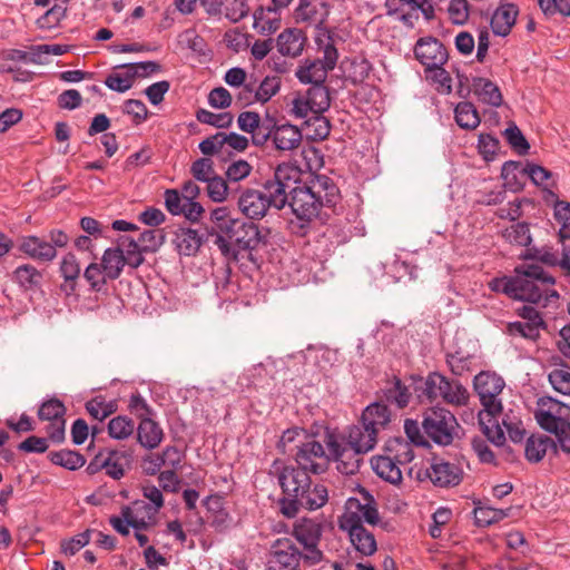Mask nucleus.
Segmentation results:
<instances>
[{"instance_id":"4468645a","label":"nucleus","mask_w":570,"mask_h":570,"mask_svg":"<svg viewBox=\"0 0 570 570\" xmlns=\"http://www.w3.org/2000/svg\"><path fill=\"white\" fill-rule=\"evenodd\" d=\"M414 55L426 70L443 66L449 57L444 45L433 37L420 38L414 47Z\"/></svg>"},{"instance_id":"0e129e2a","label":"nucleus","mask_w":570,"mask_h":570,"mask_svg":"<svg viewBox=\"0 0 570 570\" xmlns=\"http://www.w3.org/2000/svg\"><path fill=\"white\" fill-rule=\"evenodd\" d=\"M190 174L196 180L203 183H207L217 175L214 169V161L208 157L196 159L190 166Z\"/></svg>"},{"instance_id":"4c0bfd02","label":"nucleus","mask_w":570,"mask_h":570,"mask_svg":"<svg viewBox=\"0 0 570 570\" xmlns=\"http://www.w3.org/2000/svg\"><path fill=\"white\" fill-rule=\"evenodd\" d=\"M125 265L127 264L124 259V250L120 247L107 248L104 252L100 266L108 279H117Z\"/></svg>"},{"instance_id":"de8ad7c7","label":"nucleus","mask_w":570,"mask_h":570,"mask_svg":"<svg viewBox=\"0 0 570 570\" xmlns=\"http://www.w3.org/2000/svg\"><path fill=\"white\" fill-rule=\"evenodd\" d=\"M548 381L552 389L566 396H570V367L560 360V366L550 371Z\"/></svg>"},{"instance_id":"39448f33","label":"nucleus","mask_w":570,"mask_h":570,"mask_svg":"<svg viewBox=\"0 0 570 570\" xmlns=\"http://www.w3.org/2000/svg\"><path fill=\"white\" fill-rule=\"evenodd\" d=\"M455 416L444 407H430L423 413L421 426L424 434L439 445H449L453 442L458 428Z\"/></svg>"},{"instance_id":"774afa93","label":"nucleus","mask_w":570,"mask_h":570,"mask_svg":"<svg viewBox=\"0 0 570 570\" xmlns=\"http://www.w3.org/2000/svg\"><path fill=\"white\" fill-rule=\"evenodd\" d=\"M281 88V79L276 76L265 77L263 81L256 87L257 101L265 104L274 97Z\"/></svg>"},{"instance_id":"603ef678","label":"nucleus","mask_w":570,"mask_h":570,"mask_svg":"<svg viewBox=\"0 0 570 570\" xmlns=\"http://www.w3.org/2000/svg\"><path fill=\"white\" fill-rule=\"evenodd\" d=\"M276 119L266 114L264 118L259 120L258 126L250 132L252 142L255 146H264L268 139L273 138V131L275 129Z\"/></svg>"},{"instance_id":"f257e3e1","label":"nucleus","mask_w":570,"mask_h":570,"mask_svg":"<svg viewBox=\"0 0 570 570\" xmlns=\"http://www.w3.org/2000/svg\"><path fill=\"white\" fill-rule=\"evenodd\" d=\"M294 459L296 466L285 465L277 474L283 497L278 500L282 514L295 518L302 509L309 511L322 508L328 500L325 485L312 483L309 474H322L328 470L330 452L314 439L296 445Z\"/></svg>"},{"instance_id":"6e6552de","label":"nucleus","mask_w":570,"mask_h":570,"mask_svg":"<svg viewBox=\"0 0 570 570\" xmlns=\"http://www.w3.org/2000/svg\"><path fill=\"white\" fill-rule=\"evenodd\" d=\"M473 385L485 413L494 417L502 411V403L499 399L504 381L493 372L483 371L474 376Z\"/></svg>"},{"instance_id":"4be33fe9","label":"nucleus","mask_w":570,"mask_h":570,"mask_svg":"<svg viewBox=\"0 0 570 570\" xmlns=\"http://www.w3.org/2000/svg\"><path fill=\"white\" fill-rule=\"evenodd\" d=\"M210 219L217 233L235 244L239 226H244V219L233 218L227 207H218L212 210Z\"/></svg>"},{"instance_id":"7c9ffc66","label":"nucleus","mask_w":570,"mask_h":570,"mask_svg":"<svg viewBox=\"0 0 570 570\" xmlns=\"http://www.w3.org/2000/svg\"><path fill=\"white\" fill-rule=\"evenodd\" d=\"M328 70L318 60L305 59L295 71L296 78L302 83H309L312 86L325 83Z\"/></svg>"},{"instance_id":"c85d7f7f","label":"nucleus","mask_w":570,"mask_h":570,"mask_svg":"<svg viewBox=\"0 0 570 570\" xmlns=\"http://www.w3.org/2000/svg\"><path fill=\"white\" fill-rule=\"evenodd\" d=\"M164 432L151 417H144L137 428V439L141 446L153 450L163 441Z\"/></svg>"},{"instance_id":"412c9836","label":"nucleus","mask_w":570,"mask_h":570,"mask_svg":"<svg viewBox=\"0 0 570 570\" xmlns=\"http://www.w3.org/2000/svg\"><path fill=\"white\" fill-rule=\"evenodd\" d=\"M132 462V453L126 450L105 449V472L114 479L120 480L125 476L126 471L130 469Z\"/></svg>"},{"instance_id":"49530a36","label":"nucleus","mask_w":570,"mask_h":570,"mask_svg":"<svg viewBox=\"0 0 570 570\" xmlns=\"http://www.w3.org/2000/svg\"><path fill=\"white\" fill-rule=\"evenodd\" d=\"M124 250V259L126 261V264L131 268H138L140 265L144 264L145 258L142 254L145 253L141 250L140 246L138 245V242L136 239L129 237V236H121L118 239V246Z\"/></svg>"},{"instance_id":"c03bdc74","label":"nucleus","mask_w":570,"mask_h":570,"mask_svg":"<svg viewBox=\"0 0 570 570\" xmlns=\"http://www.w3.org/2000/svg\"><path fill=\"white\" fill-rule=\"evenodd\" d=\"M407 4L412 10H419L423 14L424 19L431 21L435 18V8L431 3H423L417 0L414 4L410 0H385L386 13L389 16L396 14L403 10V7Z\"/></svg>"},{"instance_id":"aec40b11","label":"nucleus","mask_w":570,"mask_h":570,"mask_svg":"<svg viewBox=\"0 0 570 570\" xmlns=\"http://www.w3.org/2000/svg\"><path fill=\"white\" fill-rule=\"evenodd\" d=\"M348 517L358 519L360 524H363V522H367L371 525L377 524L380 518L373 497L367 493L365 503H361L355 498L348 499L346 510L340 521H346Z\"/></svg>"},{"instance_id":"7ed1b4c3","label":"nucleus","mask_w":570,"mask_h":570,"mask_svg":"<svg viewBox=\"0 0 570 570\" xmlns=\"http://www.w3.org/2000/svg\"><path fill=\"white\" fill-rule=\"evenodd\" d=\"M301 169L289 163L279 164L273 173V176L266 179L262 187L263 194L271 207L282 210L289 203L292 189L295 184L301 183Z\"/></svg>"},{"instance_id":"20e7f679","label":"nucleus","mask_w":570,"mask_h":570,"mask_svg":"<svg viewBox=\"0 0 570 570\" xmlns=\"http://www.w3.org/2000/svg\"><path fill=\"white\" fill-rule=\"evenodd\" d=\"M324 531V522L317 518H301L293 524L292 537L302 546L304 564L320 563L324 554L320 542Z\"/></svg>"},{"instance_id":"e433bc0d","label":"nucleus","mask_w":570,"mask_h":570,"mask_svg":"<svg viewBox=\"0 0 570 570\" xmlns=\"http://www.w3.org/2000/svg\"><path fill=\"white\" fill-rule=\"evenodd\" d=\"M440 397L448 404L462 406L468 404L469 392L458 380L450 381L443 375Z\"/></svg>"},{"instance_id":"338daca9","label":"nucleus","mask_w":570,"mask_h":570,"mask_svg":"<svg viewBox=\"0 0 570 570\" xmlns=\"http://www.w3.org/2000/svg\"><path fill=\"white\" fill-rule=\"evenodd\" d=\"M224 137V132L218 131L215 135H212L204 140H202L198 145L199 150L205 156H214L219 155L224 157V148L226 146Z\"/></svg>"},{"instance_id":"13d9d810","label":"nucleus","mask_w":570,"mask_h":570,"mask_svg":"<svg viewBox=\"0 0 570 570\" xmlns=\"http://www.w3.org/2000/svg\"><path fill=\"white\" fill-rule=\"evenodd\" d=\"M122 72H112L105 79V85L114 91L125 92L132 87L134 76L129 69H122Z\"/></svg>"},{"instance_id":"6ab92c4d","label":"nucleus","mask_w":570,"mask_h":570,"mask_svg":"<svg viewBox=\"0 0 570 570\" xmlns=\"http://www.w3.org/2000/svg\"><path fill=\"white\" fill-rule=\"evenodd\" d=\"M238 208L250 219H262L272 207L263 191L247 188L242 191L238 198Z\"/></svg>"},{"instance_id":"bb28decb","label":"nucleus","mask_w":570,"mask_h":570,"mask_svg":"<svg viewBox=\"0 0 570 570\" xmlns=\"http://www.w3.org/2000/svg\"><path fill=\"white\" fill-rule=\"evenodd\" d=\"M305 40L302 30L286 29L278 35L276 46L281 55L297 57L304 49Z\"/></svg>"},{"instance_id":"2eb2a0df","label":"nucleus","mask_w":570,"mask_h":570,"mask_svg":"<svg viewBox=\"0 0 570 570\" xmlns=\"http://www.w3.org/2000/svg\"><path fill=\"white\" fill-rule=\"evenodd\" d=\"M340 528L348 532L350 540L357 552L368 557L376 552L377 544L372 532L358 523V519L348 517L346 521H340Z\"/></svg>"},{"instance_id":"a878e982","label":"nucleus","mask_w":570,"mask_h":570,"mask_svg":"<svg viewBox=\"0 0 570 570\" xmlns=\"http://www.w3.org/2000/svg\"><path fill=\"white\" fill-rule=\"evenodd\" d=\"M273 145L277 150L289 151L296 149L302 141V132L291 124L277 125L273 131Z\"/></svg>"},{"instance_id":"f3484780","label":"nucleus","mask_w":570,"mask_h":570,"mask_svg":"<svg viewBox=\"0 0 570 570\" xmlns=\"http://www.w3.org/2000/svg\"><path fill=\"white\" fill-rule=\"evenodd\" d=\"M518 171L528 175L534 185L542 188L547 186L546 181L552 176L550 170L540 165L527 164L525 167L521 168L520 163L512 160L503 164L501 175L508 185H512V183L517 180Z\"/></svg>"},{"instance_id":"5701e85b","label":"nucleus","mask_w":570,"mask_h":570,"mask_svg":"<svg viewBox=\"0 0 570 570\" xmlns=\"http://www.w3.org/2000/svg\"><path fill=\"white\" fill-rule=\"evenodd\" d=\"M377 433L370 425L367 426L360 421V424L353 425L348 429L347 435L345 436V441L358 449V451H363L367 453L374 449L377 442Z\"/></svg>"},{"instance_id":"69168bd1","label":"nucleus","mask_w":570,"mask_h":570,"mask_svg":"<svg viewBox=\"0 0 570 570\" xmlns=\"http://www.w3.org/2000/svg\"><path fill=\"white\" fill-rule=\"evenodd\" d=\"M252 165L244 159L232 160L226 170V179L228 183H238L247 178L252 173Z\"/></svg>"},{"instance_id":"f704fd0d","label":"nucleus","mask_w":570,"mask_h":570,"mask_svg":"<svg viewBox=\"0 0 570 570\" xmlns=\"http://www.w3.org/2000/svg\"><path fill=\"white\" fill-rule=\"evenodd\" d=\"M253 17L254 29L263 35H271L275 32L281 26L278 9L276 8L267 7L265 9L261 7L255 10Z\"/></svg>"},{"instance_id":"c9c22d12","label":"nucleus","mask_w":570,"mask_h":570,"mask_svg":"<svg viewBox=\"0 0 570 570\" xmlns=\"http://www.w3.org/2000/svg\"><path fill=\"white\" fill-rule=\"evenodd\" d=\"M472 90L484 104L499 107L502 104V94L499 87L489 79L476 77L472 82Z\"/></svg>"},{"instance_id":"4d7b16f0","label":"nucleus","mask_w":570,"mask_h":570,"mask_svg":"<svg viewBox=\"0 0 570 570\" xmlns=\"http://www.w3.org/2000/svg\"><path fill=\"white\" fill-rule=\"evenodd\" d=\"M386 401L395 403L400 409L407 406L411 397L409 389L399 377H394L392 386L384 392Z\"/></svg>"},{"instance_id":"79ce46f5","label":"nucleus","mask_w":570,"mask_h":570,"mask_svg":"<svg viewBox=\"0 0 570 570\" xmlns=\"http://www.w3.org/2000/svg\"><path fill=\"white\" fill-rule=\"evenodd\" d=\"M550 446H556V442L551 438L531 435L525 442L524 454L527 460L532 463L540 462Z\"/></svg>"},{"instance_id":"cd10ccee","label":"nucleus","mask_w":570,"mask_h":570,"mask_svg":"<svg viewBox=\"0 0 570 570\" xmlns=\"http://www.w3.org/2000/svg\"><path fill=\"white\" fill-rule=\"evenodd\" d=\"M414 391L420 402H433L438 397H440V391L442 390L443 383V375L439 372H431L425 379H414Z\"/></svg>"},{"instance_id":"a19ab883","label":"nucleus","mask_w":570,"mask_h":570,"mask_svg":"<svg viewBox=\"0 0 570 570\" xmlns=\"http://www.w3.org/2000/svg\"><path fill=\"white\" fill-rule=\"evenodd\" d=\"M60 273L65 279L62 289L67 294H71L76 289L77 279L80 276V265L72 253H68L62 257L60 263Z\"/></svg>"},{"instance_id":"f8f14e48","label":"nucleus","mask_w":570,"mask_h":570,"mask_svg":"<svg viewBox=\"0 0 570 570\" xmlns=\"http://www.w3.org/2000/svg\"><path fill=\"white\" fill-rule=\"evenodd\" d=\"M65 414V404L56 397L45 401L38 410L39 420L50 422L49 426L47 428V434H49L51 442L56 444L62 443L66 438Z\"/></svg>"},{"instance_id":"473e14b6","label":"nucleus","mask_w":570,"mask_h":570,"mask_svg":"<svg viewBox=\"0 0 570 570\" xmlns=\"http://www.w3.org/2000/svg\"><path fill=\"white\" fill-rule=\"evenodd\" d=\"M315 42L318 50L322 52V58H316L315 60L321 61L328 71L333 70L338 60V51L331 36V31L324 29L323 32H318L315 37Z\"/></svg>"},{"instance_id":"864d4df0","label":"nucleus","mask_w":570,"mask_h":570,"mask_svg":"<svg viewBox=\"0 0 570 570\" xmlns=\"http://www.w3.org/2000/svg\"><path fill=\"white\" fill-rule=\"evenodd\" d=\"M134 421L124 415L116 416L108 423V433L110 438L116 440L127 439L134 433Z\"/></svg>"},{"instance_id":"5fc2aeb1","label":"nucleus","mask_w":570,"mask_h":570,"mask_svg":"<svg viewBox=\"0 0 570 570\" xmlns=\"http://www.w3.org/2000/svg\"><path fill=\"white\" fill-rule=\"evenodd\" d=\"M509 510L494 509L491 507H476L474 509L475 524L479 527H489L508 517Z\"/></svg>"},{"instance_id":"9b49d317","label":"nucleus","mask_w":570,"mask_h":570,"mask_svg":"<svg viewBox=\"0 0 570 570\" xmlns=\"http://www.w3.org/2000/svg\"><path fill=\"white\" fill-rule=\"evenodd\" d=\"M538 405L534 417L544 431L556 430L559 425L570 422V405L551 396L539 399Z\"/></svg>"},{"instance_id":"72a5a7b5","label":"nucleus","mask_w":570,"mask_h":570,"mask_svg":"<svg viewBox=\"0 0 570 570\" xmlns=\"http://www.w3.org/2000/svg\"><path fill=\"white\" fill-rule=\"evenodd\" d=\"M371 462L373 470L380 478L392 484H397L402 481L401 464L389 455H379L373 458Z\"/></svg>"},{"instance_id":"3c124183","label":"nucleus","mask_w":570,"mask_h":570,"mask_svg":"<svg viewBox=\"0 0 570 570\" xmlns=\"http://www.w3.org/2000/svg\"><path fill=\"white\" fill-rule=\"evenodd\" d=\"M165 239L166 235L163 229H145L140 233L136 242H138L141 250L146 253H156L165 243Z\"/></svg>"},{"instance_id":"a211bd4d","label":"nucleus","mask_w":570,"mask_h":570,"mask_svg":"<svg viewBox=\"0 0 570 570\" xmlns=\"http://www.w3.org/2000/svg\"><path fill=\"white\" fill-rule=\"evenodd\" d=\"M18 248L28 257L42 263H50L57 257L55 245L36 235L22 236Z\"/></svg>"},{"instance_id":"58836bf2","label":"nucleus","mask_w":570,"mask_h":570,"mask_svg":"<svg viewBox=\"0 0 570 570\" xmlns=\"http://www.w3.org/2000/svg\"><path fill=\"white\" fill-rule=\"evenodd\" d=\"M48 459L52 464L69 471H76L86 464V458L80 452L69 449L51 451Z\"/></svg>"},{"instance_id":"393cba45","label":"nucleus","mask_w":570,"mask_h":570,"mask_svg":"<svg viewBox=\"0 0 570 570\" xmlns=\"http://www.w3.org/2000/svg\"><path fill=\"white\" fill-rule=\"evenodd\" d=\"M518 14L519 8L513 3H504L497 8L490 22L493 33L501 37L508 36L515 23Z\"/></svg>"},{"instance_id":"680f3d73","label":"nucleus","mask_w":570,"mask_h":570,"mask_svg":"<svg viewBox=\"0 0 570 570\" xmlns=\"http://www.w3.org/2000/svg\"><path fill=\"white\" fill-rule=\"evenodd\" d=\"M220 4L225 17L232 22L240 21L249 12L247 0H223Z\"/></svg>"},{"instance_id":"1a4fd4ad","label":"nucleus","mask_w":570,"mask_h":570,"mask_svg":"<svg viewBox=\"0 0 570 570\" xmlns=\"http://www.w3.org/2000/svg\"><path fill=\"white\" fill-rule=\"evenodd\" d=\"M304 556L292 538L276 539L271 546L269 559L265 570H301Z\"/></svg>"},{"instance_id":"c756f323","label":"nucleus","mask_w":570,"mask_h":570,"mask_svg":"<svg viewBox=\"0 0 570 570\" xmlns=\"http://www.w3.org/2000/svg\"><path fill=\"white\" fill-rule=\"evenodd\" d=\"M361 419L364 424L373 428L379 434L391 422V411L386 404L374 402L365 407Z\"/></svg>"},{"instance_id":"37998d69","label":"nucleus","mask_w":570,"mask_h":570,"mask_svg":"<svg viewBox=\"0 0 570 570\" xmlns=\"http://www.w3.org/2000/svg\"><path fill=\"white\" fill-rule=\"evenodd\" d=\"M141 491L144 498H146L153 505L147 504L145 501L136 500L134 502V507L136 509L142 508L150 515H155L164 507V497L161 490L151 483H145L141 487Z\"/></svg>"},{"instance_id":"dca6fc26","label":"nucleus","mask_w":570,"mask_h":570,"mask_svg":"<svg viewBox=\"0 0 570 570\" xmlns=\"http://www.w3.org/2000/svg\"><path fill=\"white\" fill-rule=\"evenodd\" d=\"M330 14L328 4L323 0H299L295 9V20L315 26L318 32H323Z\"/></svg>"},{"instance_id":"b1692460","label":"nucleus","mask_w":570,"mask_h":570,"mask_svg":"<svg viewBox=\"0 0 570 570\" xmlns=\"http://www.w3.org/2000/svg\"><path fill=\"white\" fill-rule=\"evenodd\" d=\"M203 236L189 227H178L174 232L173 243L179 255L194 256L198 253L202 244Z\"/></svg>"},{"instance_id":"0eeeda50","label":"nucleus","mask_w":570,"mask_h":570,"mask_svg":"<svg viewBox=\"0 0 570 570\" xmlns=\"http://www.w3.org/2000/svg\"><path fill=\"white\" fill-rule=\"evenodd\" d=\"M318 204L306 183L295 184L294 189H292L288 206L295 217L301 222L298 226L301 235L306 234V228L314 219L318 218L323 220L328 217V213H321Z\"/></svg>"},{"instance_id":"ea45409f","label":"nucleus","mask_w":570,"mask_h":570,"mask_svg":"<svg viewBox=\"0 0 570 570\" xmlns=\"http://www.w3.org/2000/svg\"><path fill=\"white\" fill-rule=\"evenodd\" d=\"M454 119L456 125L464 130L475 129L481 118L475 106L470 101H462L454 108Z\"/></svg>"},{"instance_id":"9d476101","label":"nucleus","mask_w":570,"mask_h":570,"mask_svg":"<svg viewBox=\"0 0 570 570\" xmlns=\"http://www.w3.org/2000/svg\"><path fill=\"white\" fill-rule=\"evenodd\" d=\"M314 198L317 200L321 213H327L331 210L333 214H337L338 209L342 208V195L340 188L335 181L326 175H312L307 181H305Z\"/></svg>"},{"instance_id":"2f4dec72","label":"nucleus","mask_w":570,"mask_h":570,"mask_svg":"<svg viewBox=\"0 0 570 570\" xmlns=\"http://www.w3.org/2000/svg\"><path fill=\"white\" fill-rule=\"evenodd\" d=\"M266 235H263L258 225L253 222L244 220V226H239L235 244L238 249H256L262 243H265Z\"/></svg>"},{"instance_id":"09e8293b","label":"nucleus","mask_w":570,"mask_h":570,"mask_svg":"<svg viewBox=\"0 0 570 570\" xmlns=\"http://www.w3.org/2000/svg\"><path fill=\"white\" fill-rule=\"evenodd\" d=\"M306 97L314 108V114H323L331 106V97L328 88L325 83L314 85L306 91Z\"/></svg>"},{"instance_id":"f03ea898","label":"nucleus","mask_w":570,"mask_h":570,"mask_svg":"<svg viewBox=\"0 0 570 570\" xmlns=\"http://www.w3.org/2000/svg\"><path fill=\"white\" fill-rule=\"evenodd\" d=\"M515 299L539 303L544 297L546 303L551 298L558 299L559 293L551 288L556 279L537 264L521 265L514 269Z\"/></svg>"},{"instance_id":"8fccbe9b","label":"nucleus","mask_w":570,"mask_h":570,"mask_svg":"<svg viewBox=\"0 0 570 570\" xmlns=\"http://www.w3.org/2000/svg\"><path fill=\"white\" fill-rule=\"evenodd\" d=\"M14 281L24 289H30L40 285L42 274L32 265H20L13 272Z\"/></svg>"},{"instance_id":"e2e57ef3","label":"nucleus","mask_w":570,"mask_h":570,"mask_svg":"<svg viewBox=\"0 0 570 570\" xmlns=\"http://www.w3.org/2000/svg\"><path fill=\"white\" fill-rule=\"evenodd\" d=\"M504 137L508 144L519 154L527 155L530 149V145L527 141L524 135L515 124H511L504 130Z\"/></svg>"},{"instance_id":"052dcab7","label":"nucleus","mask_w":570,"mask_h":570,"mask_svg":"<svg viewBox=\"0 0 570 570\" xmlns=\"http://www.w3.org/2000/svg\"><path fill=\"white\" fill-rule=\"evenodd\" d=\"M504 237L511 244L529 246L532 242L530 227L527 223H517L505 229Z\"/></svg>"},{"instance_id":"a18cd8bd","label":"nucleus","mask_w":570,"mask_h":570,"mask_svg":"<svg viewBox=\"0 0 570 570\" xmlns=\"http://www.w3.org/2000/svg\"><path fill=\"white\" fill-rule=\"evenodd\" d=\"M386 455L395 460L400 464H406L414 459L411 444L403 438H394L385 444Z\"/></svg>"},{"instance_id":"bf43d9fd","label":"nucleus","mask_w":570,"mask_h":570,"mask_svg":"<svg viewBox=\"0 0 570 570\" xmlns=\"http://www.w3.org/2000/svg\"><path fill=\"white\" fill-rule=\"evenodd\" d=\"M85 279L90 285V289L97 293L106 292L107 276L102 267L97 263H91L87 266L83 273Z\"/></svg>"},{"instance_id":"6e6d98bb","label":"nucleus","mask_w":570,"mask_h":570,"mask_svg":"<svg viewBox=\"0 0 570 570\" xmlns=\"http://www.w3.org/2000/svg\"><path fill=\"white\" fill-rule=\"evenodd\" d=\"M196 119L206 125L223 129L228 128L233 124V115L230 112L214 114L207 109H198L196 111Z\"/></svg>"},{"instance_id":"423d86ee","label":"nucleus","mask_w":570,"mask_h":570,"mask_svg":"<svg viewBox=\"0 0 570 570\" xmlns=\"http://www.w3.org/2000/svg\"><path fill=\"white\" fill-rule=\"evenodd\" d=\"M324 442L330 452L331 461L337 463V470L342 474L351 475L358 471L362 455L365 453L350 445L345 441V435H338L326 429Z\"/></svg>"},{"instance_id":"ddd939ff","label":"nucleus","mask_w":570,"mask_h":570,"mask_svg":"<svg viewBox=\"0 0 570 570\" xmlns=\"http://www.w3.org/2000/svg\"><path fill=\"white\" fill-rule=\"evenodd\" d=\"M424 478L439 488L456 487L463 479V470L455 463L433 458L424 471Z\"/></svg>"}]
</instances>
